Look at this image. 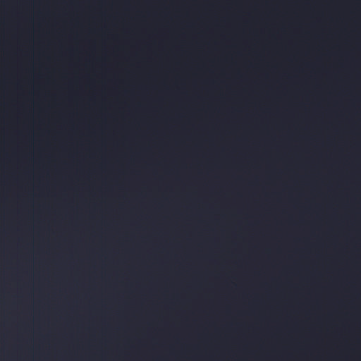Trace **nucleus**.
<instances>
[{"label":"nucleus","instance_id":"nucleus-1","mask_svg":"<svg viewBox=\"0 0 361 361\" xmlns=\"http://www.w3.org/2000/svg\"><path fill=\"white\" fill-rule=\"evenodd\" d=\"M152 361H158V310H152Z\"/></svg>","mask_w":361,"mask_h":361},{"label":"nucleus","instance_id":"nucleus-2","mask_svg":"<svg viewBox=\"0 0 361 361\" xmlns=\"http://www.w3.org/2000/svg\"><path fill=\"white\" fill-rule=\"evenodd\" d=\"M161 360V357L159 356V360Z\"/></svg>","mask_w":361,"mask_h":361}]
</instances>
